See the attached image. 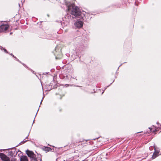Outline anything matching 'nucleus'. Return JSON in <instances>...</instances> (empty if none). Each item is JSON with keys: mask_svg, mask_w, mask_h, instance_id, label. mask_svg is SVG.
<instances>
[{"mask_svg": "<svg viewBox=\"0 0 161 161\" xmlns=\"http://www.w3.org/2000/svg\"><path fill=\"white\" fill-rule=\"evenodd\" d=\"M68 10L69 13L71 14H67L65 16V18L68 19L69 21L72 20L75 17L82 19L85 17L86 12L83 11L81 12L78 7L74 5H71L68 6Z\"/></svg>", "mask_w": 161, "mask_h": 161, "instance_id": "nucleus-1", "label": "nucleus"}, {"mask_svg": "<svg viewBox=\"0 0 161 161\" xmlns=\"http://www.w3.org/2000/svg\"><path fill=\"white\" fill-rule=\"evenodd\" d=\"M9 27L7 24H2L0 26V32H3L7 30Z\"/></svg>", "mask_w": 161, "mask_h": 161, "instance_id": "nucleus-2", "label": "nucleus"}, {"mask_svg": "<svg viewBox=\"0 0 161 161\" xmlns=\"http://www.w3.org/2000/svg\"><path fill=\"white\" fill-rule=\"evenodd\" d=\"M26 154L29 157L31 158L35 161L37 159L36 158V155L34 154L33 152L27 150L26 151Z\"/></svg>", "mask_w": 161, "mask_h": 161, "instance_id": "nucleus-3", "label": "nucleus"}, {"mask_svg": "<svg viewBox=\"0 0 161 161\" xmlns=\"http://www.w3.org/2000/svg\"><path fill=\"white\" fill-rule=\"evenodd\" d=\"M83 22L81 20H77L74 23L75 26L77 28H81L83 25Z\"/></svg>", "mask_w": 161, "mask_h": 161, "instance_id": "nucleus-4", "label": "nucleus"}, {"mask_svg": "<svg viewBox=\"0 0 161 161\" xmlns=\"http://www.w3.org/2000/svg\"><path fill=\"white\" fill-rule=\"evenodd\" d=\"M1 157L3 160L5 161H10L9 158L3 153H2L1 154Z\"/></svg>", "mask_w": 161, "mask_h": 161, "instance_id": "nucleus-5", "label": "nucleus"}, {"mask_svg": "<svg viewBox=\"0 0 161 161\" xmlns=\"http://www.w3.org/2000/svg\"><path fill=\"white\" fill-rule=\"evenodd\" d=\"M154 150H155V152L153 154V155L152 157V158L153 159H154L157 156H158V154L159 153V151L158 150H156V148L154 147Z\"/></svg>", "mask_w": 161, "mask_h": 161, "instance_id": "nucleus-6", "label": "nucleus"}, {"mask_svg": "<svg viewBox=\"0 0 161 161\" xmlns=\"http://www.w3.org/2000/svg\"><path fill=\"white\" fill-rule=\"evenodd\" d=\"M17 151L15 150L9 152L10 155L12 156H15L17 155Z\"/></svg>", "mask_w": 161, "mask_h": 161, "instance_id": "nucleus-7", "label": "nucleus"}, {"mask_svg": "<svg viewBox=\"0 0 161 161\" xmlns=\"http://www.w3.org/2000/svg\"><path fill=\"white\" fill-rule=\"evenodd\" d=\"M20 161H28L27 157L26 156H23L20 158Z\"/></svg>", "mask_w": 161, "mask_h": 161, "instance_id": "nucleus-8", "label": "nucleus"}, {"mask_svg": "<svg viewBox=\"0 0 161 161\" xmlns=\"http://www.w3.org/2000/svg\"><path fill=\"white\" fill-rule=\"evenodd\" d=\"M43 149L45 151L48 152L51 151V148L50 147H44L43 148Z\"/></svg>", "mask_w": 161, "mask_h": 161, "instance_id": "nucleus-9", "label": "nucleus"}, {"mask_svg": "<svg viewBox=\"0 0 161 161\" xmlns=\"http://www.w3.org/2000/svg\"><path fill=\"white\" fill-rule=\"evenodd\" d=\"M83 50V49H82L81 48H80V49H78L77 48L76 49V53L77 54H79V53H80V51H81Z\"/></svg>", "mask_w": 161, "mask_h": 161, "instance_id": "nucleus-10", "label": "nucleus"}, {"mask_svg": "<svg viewBox=\"0 0 161 161\" xmlns=\"http://www.w3.org/2000/svg\"><path fill=\"white\" fill-rule=\"evenodd\" d=\"M0 49H1V50H3L5 53H8V52L7 51V50L5 48H3V47L1 46H0Z\"/></svg>", "mask_w": 161, "mask_h": 161, "instance_id": "nucleus-11", "label": "nucleus"}, {"mask_svg": "<svg viewBox=\"0 0 161 161\" xmlns=\"http://www.w3.org/2000/svg\"><path fill=\"white\" fill-rule=\"evenodd\" d=\"M10 161H17L16 159H15V158H11V159L10 160Z\"/></svg>", "mask_w": 161, "mask_h": 161, "instance_id": "nucleus-12", "label": "nucleus"}, {"mask_svg": "<svg viewBox=\"0 0 161 161\" xmlns=\"http://www.w3.org/2000/svg\"><path fill=\"white\" fill-rule=\"evenodd\" d=\"M27 141H28V140H26L25 139H24L23 141L21 142V143L22 144H23L26 142Z\"/></svg>", "mask_w": 161, "mask_h": 161, "instance_id": "nucleus-13", "label": "nucleus"}, {"mask_svg": "<svg viewBox=\"0 0 161 161\" xmlns=\"http://www.w3.org/2000/svg\"><path fill=\"white\" fill-rule=\"evenodd\" d=\"M149 129L150 130L149 131H150V132H154L155 131V130H152V129L151 128L149 127Z\"/></svg>", "mask_w": 161, "mask_h": 161, "instance_id": "nucleus-14", "label": "nucleus"}, {"mask_svg": "<svg viewBox=\"0 0 161 161\" xmlns=\"http://www.w3.org/2000/svg\"><path fill=\"white\" fill-rule=\"evenodd\" d=\"M12 56L13 57H14V58L16 59V60L17 61H18L19 62H20L19 61V60L18 59H17V58H16L15 56H14V55H12Z\"/></svg>", "mask_w": 161, "mask_h": 161, "instance_id": "nucleus-15", "label": "nucleus"}, {"mask_svg": "<svg viewBox=\"0 0 161 161\" xmlns=\"http://www.w3.org/2000/svg\"><path fill=\"white\" fill-rule=\"evenodd\" d=\"M12 56L13 57H14V58L16 59V60L17 61H18L19 62H20L19 61V60L18 59H17V58H16L15 56H14V55H12Z\"/></svg>", "mask_w": 161, "mask_h": 161, "instance_id": "nucleus-16", "label": "nucleus"}, {"mask_svg": "<svg viewBox=\"0 0 161 161\" xmlns=\"http://www.w3.org/2000/svg\"><path fill=\"white\" fill-rule=\"evenodd\" d=\"M68 19V20H67V24H66V25H67V24H68L69 22L70 21H69V19Z\"/></svg>", "mask_w": 161, "mask_h": 161, "instance_id": "nucleus-17", "label": "nucleus"}, {"mask_svg": "<svg viewBox=\"0 0 161 161\" xmlns=\"http://www.w3.org/2000/svg\"><path fill=\"white\" fill-rule=\"evenodd\" d=\"M43 99V98H42V100H41V102H40V104H42V103Z\"/></svg>", "mask_w": 161, "mask_h": 161, "instance_id": "nucleus-18", "label": "nucleus"}, {"mask_svg": "<svg viewBox=\"0 0 161 161\" xmlns=\"http://www.w3.org/2000/svg\"><path fill=\"white\" fill-rule=\"evenodd\" d=\"M57 48L56 47L55 49V51L56 52H57Z\"/></svg>", "mask_w": 161, "mask_h": 161, "instance_id": "nucleus-19", "label": "nucleus"}, {"mask_svg": "<svg viewBox=\"0 0 161 161\" xmlns=\"http://www.w3.org/2000/svg\"><path fill=\"white\" fill-rule=\"evenodd\" d=\"M29 135H28V136L26 137V139H27L28 138V137Z\"/></svg>", "mask_w": 161, "mask_h": 161, "instance_id": "nucleus-20", "label": "nucleus"}, {"mask_svg": "<svg viewBox=\"0 0 161 161\" xmlns=\"http://www.w3.org/2000/svg\"><path fill=\"white\" fill-rule=\"evenodd\" d=\"M104 92V91L102 92V94Z\"/></svg>", "mask_w": 161, "mask_h": 161, "instance_id": "nucleus-21", "label": "nucleus"}, {"mask_svg": "<svg viewBox=\"0 0 161 161\" xmlns=\"http://www.w3.org/2000/svg\"><path fill=\"white\" fill-rule=\"evenodd\" d=\"M10 55H13V54L12 53L10 54Z\"/></svg>", "mask_w": 161, "mask_h": 161, "instance_id": "nucleus-22", "label": "nucleus"}, {"mask_svg": "<svg viewBox=\"0 0 161 161\" xmlns=\"http://www.w3.org/2000/svg\"><path fill=\"white\" fill-rule=\"evenodd\" d=\"M54 55H57V53H54Z\"/></svg>", "mask_w": 161, "mask_h": 161, "instance_id": "nucleus-23", "label": "nucleus"}, {"mask_svg": "<svg viewBox=\"0 0 161 161\" xmlns=\"http://www.w3.org/2000/svg\"><path fill=\"white\" fill-rule=\"evenodd\" d=\"M22 64L25 66V65L24 64Z\"/></svg>", "mask_w": 161, "mask_h": 161, "instance_id": "nucleus-24", "label": "nucleus"}, {"mask_svg": "<svg viewBox=\"0 0 161 161\" xmlns=\"http://www.w3.org/2000/svg\"><path fill=\"white\" fill-rule=\"evenodd\" d=\"M56 58H58L57 57H56Z\"/></svg>", "mask_w": 161, "mask_h": 161, "instance_id": "nucleus-25", "label": "nucleus"}, {"mask_svg": "<svg viewBox=\"0 0 161 161\" xmlns=\"http://www.w3.org/2000/svg\"><path fill=\"white\" fill-rule=\"evenodd\" d=\"M20 4H19V6H20Z\"/></svg>", "mask_w": 161, "mask_h": 161, "instance_id": "nucleus-26", "label": "nucleus"}, {"mask_svg": "<svg viewBox=\"0 0 161 161\" xmlns=\"http://www.w3.org/2000/svg\"><path fill=\"white\" fill-rule=\"evenodd\" d=\"M140 132H137V133H140Z\"/></svg>", "mask_w": 161, "mask_h": 161, "instance_id": "nucleus-27", "label": "nucleus"}, {"mask_svg": "<svg viewBox=\"0 0 161 161\" xmlns=\"http://www.w3.org/2000/svg\"><path fill=\"white\" fill-rule=\"evenodd\" d=\"M62 25H63V23H62Z\"/></svg>", "mask_w": 161, "mask_h": 161, "instance_id": "nucleus-28", "label": "nucleus"}]
</instances>
